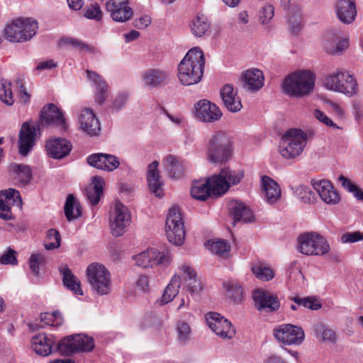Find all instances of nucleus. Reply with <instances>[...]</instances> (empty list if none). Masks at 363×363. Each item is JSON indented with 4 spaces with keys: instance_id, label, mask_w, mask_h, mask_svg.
Returning a JSON list of instances; mask_svg holds the SVG:
<instances>
[{
    "instance_id": "12",
    "label": "nucleus",
    "mask_w": 363,
    "mask_h": 363,
    "mask_svg": "<svg viewBox=\"0 0 363 363\" xmlns=\"http://www.w3.org/2000/svg\"><path fill=\"white\" fill-rule=\"evenodd\" d=\"M131 221L128 208L120 201H116L111 211L109 224L113 236L122 235Z\"/></svg>"
},
{
    "instance_id": "62",
    "label": "nucleus",
    "mask_w": 363,
    "mask_h": 363,
    "mask_svg": "<svg viewBox=\"0 0 363 363\" xmlns=\"http://www.w3.org/2000/svg\"><path fill=\"white\" fill-rule=\"evenodd\" d=\"M314 117L320 122L325 125L330 127L333 129H339V127L332 121L331 118L328 117L323 112L319 109H315L313 112Z\"/></svg>"
},
{
    "instance_id": "6",
    "label": "nucleus",
    "mask_w": 363,
    "mask_h": 363,
    "mask_svg": "<svg viewBox=\"0 0 363 363\" xmlns=\"http://www.w3.org/2000/svg\"><path fill=\"white\" fill-rule=\"evenodd\" d=\"M325 89L352 97L357 93L358 84L355 79L348 72L337 71L328 74L323 79Z\"/></svg>"
},
{
    "instance_id": "8",
    "label": "nucleus",
    "mask_w": 363,
    "mask_h": 363,
    "mask_svg": "<svg viewBox=\"0 0 363 363\" xmlns=\"http://www.w3.org/2000/svg\"><path fill=\"white\" fill-rule=\"evenodd\" d=\"M297 242L298 251L307 256H323L330 250L326 238L313 232L301 234Z\"/></svg>"
},
{
    "instance_id": "5",
    "label": "nucleus",
    "mask_w": 363,
    "mask_h": 363,
    "mask_svg": "<svg viewBox=\"0 0 363 363\" xmlns=\"http://www.w3.org/2000/svg\"><path fill=\"white\" fill-rule=\"evenodd\" d=\"M207 159L214 164L226 161L231 153V142L227 134L217 131L209 138L207 143Z\"/></svg>"
},
{
    "instance_id": "58",
    "label": "nucleus",
    "mask_w": 363,
    "mask_h": 363,
    "mask_svg": "<svg viewBox=\"0 0 363 363\" xmlns=\"http://www.w3.org/2000/svg\"><path fill=\"white\" fill-rule=\"evenodd\" d=\"M294 301L299 306H303L311 310H318L321 308L320 302L313 298L306 297L304 298H294Z\"/></svg>"
},
{
    "instance_id": "37",
    "label": "nucleus",
    "mask_w": 363,
    "mask_h": 363,
    "mask_svg": "<svg viewBox=\"0 0 363 363\" xmlns=\"http://www.w3.org/2000/svg\"><path fill=\"white\" fill-rule=\"evenodd\" d=\"M86 77L94 85L96 88V101L102 104L107 97L108 85L101 76L97 73L86 70Z\"/></svg>"
},
{
    "instance_id": "41",
    "label": "nucleus",
    "mask_w": 363,
    "mask_h": 363,
    "mask_svg": "<svg viewBox=\"0 0 363 363\" xmlns=\"http://www.w3.org/2000/svg\"><path fill=\"white\" fill-rule=\"evenodd\" d=\"M104 181L101 177H94L92 179V186L86 189V195L89 203L94 206L96 205L103 194V186Z\"/></svg>"
},
{
    "instance_id": "18",
    "label": "nucleus",
    "mask_w": 363,
    "mask_h": 363,
    "mask_svg": "<svg viewBox=\"0 0 363 363\" xmlns=\"http://www.w3.org/2000/svg\"><path fill=\"white\" fill-rule=\"evenodd\" d=\"M195 118L203 123H213L219 121L222 117L220 108L213 103L202 99L195 104Z\"/></svg>"
},
{
    "instance_id": "15",
    "label": "nucleus",
    "mask_w": 363,
    "mask_h": 363,
    "mask_svg": "<svg viewBox=\"0 0 363 363\" xmlns=\"http://www.w3.org/2000/svg\"><path fill=\"white\" fill-rule=\"evenodd\" d=\"M206 322L212 331L223 339H231L235 334L230 322L218 313H207Z\"/></svg>"
},
{
    "instance_id": "34",
    "label": "nucleus",
    "mask_w": 363,
    "mask_h": 363,
    "mask_svg": "<svg viewBox=\"0 0 363 363\" xmlns=\"http://www.w3.org/2000/svg\"><path fill=\"white\" fill-rule=\"evenodd\" d=\"M242 79L244 87L250 91L259 90L264 85V74L261 70L257 69L247 70L242 74Z\"/></svg>"
},
{
    "instance_id": "32",
    "label": "nucleus",
    "mask_w": 363,
    "mask_h": 363,
    "mask_svg": "<svg viewBox=\"0 0 363 363\" xmlns=\"http://www.w3.org/2000/svg\"><path fill=\"white\" fill-rule=\"evenodd\" d=\"M159 163L153 161L148 165L147 172V181L149 189L157 197L162 196V182L160 180V172L158 170Z\"/></svg>"
},
{
    "instance_id": "29",
    "label": "nucleus",
    "mask_w": 363,
    "mask_h": 363,
    "mask_svg": "<svg viewBox=\"0 0 363 363\" xmlns=\"http://www.w3.org/2000/svg\"><path fill=\"white\" fill-rule=\"evenodd\" d=\"M220 94L223 104L228 111L238 112L242 108L241 100L238 96L237 90L232 84L224 85L220 89Z\"/></svg>"
},
{
    "instance_id": "3",
    "label": "nucleus",
    "mask_w": 363,
    "mask_h": 363,
    "mask_svg": "<svg viewBox=\"0 0 363 363\" xmlns=\"http://www.w3.org/2000/svg\"><path fill=\"white\" fill-rule=\"evenodd\" d=\"M308 143V134L301 129L288 130L281 137L279 152L286 160H295L303 152Z\"/></svg>"
},
{
    "instance_id": "49",
    "label": "nucleus",
    "mask_w": 363,
    "mask_h": 363,
    "mask_svg": "<svg viewBox=\"0 0 363 363\" xmlns=\"http://www.w3.org/2000/svg\"><path fill=\"white\" fill-rule=\"evenodd\" d=\"M62 45H66L67 47L75 49L79 52H93L94 48L86 43L74 38H66L61 40Z\"/></svg>"
},
{
    "instance_id": "1",
    "label": "nucleus",
    "mask_w": 363,
    "mask_h": 363,
    "mask_svg": "<svg viewBox=\"0 0 363 363\" xmlns=\"http://www.w3.org/2000/svg\"><path fill=\"white\" fill-rule=\"evenodd\" d=\"M205 57L203 51L199 47L190 49L178 65L177 77L184 86L199 83L203 74Z\"/></svg>"
},
{
    "instance_id": "2",
    "label": "nucleus",
    "mask_w": 363,
    "mask_h": 363,
    "mask_svg": "<svg viewBox=\"0 0 363 363\" xmlns=\"http://www.w3.org/2000/svg\"><path fill=\"white\" fill-rule=\"evenodd\" d=\"M315 74L308 70H301L288 75L284 80L282 88L289 96L301 97L313 90Z\"/></svg>"
},
{
    "instance_id": "20",
    "label": "nucleus",
    "mask_w": 363,
    "mask_h": 363,
    "mask_svg": "<svg viewBox=\"0 0 363 363\" xmlns=\"http://www.w3.org/2000/svg\"><path fill=\"white\" fill-rule=\"evenodd\" d=\"M78 123L80 129L91 136L97 135L101 125L95 113L89 108H82L78 114Z\"/></svg>"
},
{
    "instance_id": "13",
    "label": "nucleus",
    "mask_w": 363,
    "mask_h": 363,
    "mask_svg": "<svg viewBox=\"0 0 363 363\" xmlns=\"http://www.w3.org/2000/svg\"><path fill=\"white\" fill-rule=\"evenodd\" d=\"M274 335L279 342L286 345H299L305 339L303 330L291 324L281 325L274 330Z\"/></svg>"
},
{
    "instance_id": "28",
    "label": "nucleus",
    "mask_w": 363,
    "mask_h": 363,
    "mask_svg": "<svg viewBox=\"0 0 363 363\" xmlns=\"http://www.w3.org/2000/svg\"><path fill=\"white\" fill-rule=\"evenodd\" d=\"M349 45L347 38H340V32L330 30L325 35V49L327 52L333 55L340 54Z\"/></svg>"
},
{
    "instance_id": "11",
    "label": "nucleus",
    "mask_w": 363,
    "mask_h": 363,
    "mask_svg": "<svg viewBox=\"0 0 363 363\" xmlns=\"http://www.w3.org/2000/svg\"><path fill=\"white\" fill-rule=\"evenodd\" d=\"M135 264L142 268H152L154 266H167L172 262V255L169 250L159 251L150 248L134 257Z\"/></svg>"
},
{
    "instance_id": "10",
    "label": "nucleus",
    "mask_w": 363,
    "mask_h": 363,
    "mask_svg": "<svg viewBox=\"0 0 363 363\" xmlns=\"http://www.w3.org/2000/svg\"><path fill=\"white\" fill-rule=\"evenodd\" d=\"M94 347V339L83 334L68 336L57 344V350L65 355H71L78 352H90Z\"/></svg>"
},
{
    "instance_id": "23",
    "label": "nucleus",
    "mask_w": 363,
    "mask_h": 363,
    "mask_svg": "<svg viewBox=\"0 0 363 363\" xmlns=\"http://www.w3.org/2000/svg\"><path fill=\"white\" fill-rule=\"evenodd\" d=\"M191 195L193 198L200 201H205L211 195L218 196L214 192V183L213 177L209 179L195 180L191 188Z\"/></svg>"
},
{
    "instance_id": "53",
    "label": "nucleus",
    "mask_w": 363,
    "mask_h": 363,
    "mask_svg": "<svg viewBox=\"0 0 363 363\" xmlns=\"http://www.w3.org/2000/svg\"><path fill=\"white\" fill-rule=\"evenodd\" d=\"M274 16V8L271 4L262 6L259 12V20L262 25L270 28L269 23Z\"/></svg>"
},
{
    "instance_id": "25",
    "label": "nucleus",
    "mask_w": 363,
    "mask_h": 363,
    "mask_svg": "<svg viewBox=\"0 0 363 363\" xmlns=\"http://www.w3.org/2000/svg\"><path fill=\"white\" fill-rule=\"evenodd\" d=\"M56 340L52 335L38 334L33 337L31 345L35 352L42 357H47L52 353V346Z\"/></svg>"
},
{
    "instance_id": "22",
    "label": "nucleus",
    "mask_w": 363,
    "mask_h": 363,
    "mask_svg": "<svg viewBox=\"0 0 363 363\" xmlns=\"http://www.w3.org/2000/svg\"><path fill=\"white\" fill-rule=\"evenodd\" d=\"M184 286L186 287L191 295L194 297L200 294L203 286L199 279H197L196 273L189 264H183L179 267Z\"/></svg>"
},
{
    "instance_id": "30",
    "label": "nucleus",
    "mask_w": 363,
    "mask_h": 363,
    "mask_svg": "<svg viewBox=\"0 0 363 363\" xmlns=\"http://www.w3.org/2000/svg\"><path fill=\"white\" fill-rule=\"evenodd\" d=\"M168 77V72L161 68H149L142 73L143 82L149 87H157L163 84Z\"/></svg>"
},
{
    "instance_id": "7",
    "label": "nucleus",
    "mask_w": 363,
    "mask_h": 363,
    "mask_svg": "<svg viewBox=\"0 0 363 363\" xmlns=\"http://www.w3.org/2000/svg\"><path fill=\"white\" fill-rule=\"evenodd\" d=\"M86 277L91 291L98 295L103 296L110 293L111 290V277L104 265L94 262L86 268Z\"/></svg>"
},
{
    "instance_id": "42",
    "label": "nucleus",
    "mask_w": 363,
    "mask_h": 363,
    "mask_svg": "<svg viewBox=\"0 0 363 363\" xmlns=\"http://www.w3.org/2000/svg\"><path fill=\"white\" fill-rule=\"evenodd\" d=\"M180 284V276L174 275L162 294L160 299V304L164 305L171 302L178 294Z\"/></svg>"
},
{
    "instance_id": "40",
    "label": "nucleus",
    "mask_w": 363,
    "mask_h": 363,
    "mask_svg": "<svg viewBox=\"0 0 363 363\" xmlns=\"http://www.w3.org/2000/svg\"><path fill=\"white\" fill-rule=\"evenodd\" d=\"M314 335L320 342L335 343L337 335L335 331L323 323H317L313 326Z\"/></svg>"
},
{
    "instance_id": "31",
    "label": "nucleus",
    "mask_w": 363,
    "mask_h": 363,
    "mask_svg": "<svg viewBox=\"0 0 363 363\" xmlns=\"http://www.w3.org/2000/svg\"><path fill=\"white\" fill-rule=\"evenodd\" d=\"M41 120L46 124H56L63 129L67 128V123L62 112L53 104H48L41 111Z\"/></svg>"
},
{
    "instance_id": "16",
    "label": "nucleus",
    "mask_w": 363,
    "mask_h": 363,
    "mask_svg": "<svg viewBox=\"0 0 363 363\" xmlns=\"http://www.w3.org/2000/svg\"><path fill=\"white\" fill-rule=\"evenodd\" d=\"M38 133H40L39 125L32 121H27L23 123L20 133L18 149L19 153L26 156L35 145Z\"/></svg>"
},
{
    "instance_id": "61",
    "label": "nucleus",
    "mask_w": 363,
    "mask_h": 363,
    "mask_svg": "<svg viewBox=\"0 0 363 363\" xmlns=\"http://www.w3.org/2000/svg\"><path fill=\"white\" fill-rule=\"evenodd\" d=\"M294 194L300 200L304 203L311 201V196L312 194V191L308 186L303 185L297 186L294 191Z\"/></svg>"
},
{
    "instance_id": "63",
    "label": "nucleus",
    "mask_w": 363,
    "mask_h": 363,
    "mask_svg": "<svg viewBox=\"0 0 363 363\" xmlns=\"http://www.w3.org/2000/svg\"><path fill=\"white\" fill-rule=\"evenodd\" d=\"M16 252L9 249L0 256V263L2 264H16Z\"/></svg>"
},
{
    "instance_id": "54",
    "label": "nucleus",
    "mask_w": 363,
    "mask_h": 363,
    "mask_svg": "<svg viewBox=\"0 0 363 363\" xmlns=\"http://www.w3.org/2000/svg\"><path fill=\"white\" fill-rule=\"evenodd\" d=\"M84 16L96 21H101L102 18V11L99 4L94 3L88 6L84 10Z\"/></svg>"
},
{
    "instance_id": "19",
    "label": "nucleus",
    "mask_w": 363,
    "mask_h": 363,
    "mask_svg": "<svg viewBox=\"0 0 363 363\" xmlns=\"http://www.w3.org/2000/svg\"><path fill=\"white\" fill-rule=\"evenodd\" d=\"M311 184L325 203L335 205L340 201L339 193L330 181L325 179L313 180Z\"/></svg>"
},
{
    "instance_id": "45",
    "label": "nucleus",
    "mask_w": 363,
    "mask_h": 363,
    "mask_svg": "<svg viewBox=\"0 0 363 363\" xmlns=\"http://www.w3.org/2000/svg\"><path fill=\"white\" fill-rule=\"evenodd\" d=\"M251 270L254 275L259 280L267 281L274 277L273 269L267 264L263 262H256L251 267Z\"/></svg>"
},
{
    "instance_id": "56",
    "label": "nucleus",
    "mask_w": 363,
    "mask_h": 363,
    "mask_svg": "<svg viewBox=\"0 0 363 363\" xmlns=\"http://www.w3.org/2000/svg\"><path fill=\"white\" fill-rule=\"evenodd\" d=\"M104 171L113 172L120 165L118 157L114 155L104 153Z\"/></svg>"
},
{
    "instance_id": "35",
    "label": "nucleus",
    "mask_w": 363,
    "mask_h": 363,
    "mask_svg": "<svg viewBox=\"0 0 363 363\" xmlns=\"http://www.w3.org/2000/svg\"><path fill=\"white\" fill-rule=\"evenodd\" d=\"M163 162L169 175L172 178L182 177L187 167V164L184 160L172 155L166 156Z\"/></svg>"
},
{
    "instance_id": "36",
    "label": "nucleus",
    "mask_w": 363,
    "mask_h": 363,
    "mask_svg": "<svg viewBox=\"0 0 363 363\" xmlns=\"http://www.w3.org/2000/svg\"><path fill=\"white\" fill-rule=\"evenodd\" d=\"M228 209L235 221L248 222L252 220L253 214L251 210L240 201H230L228 203Z\"/></svg>"
},
{
    "instance_id": "38",
    "label": "nucleus",
    "mask_w": 363,
    "mask_h": 363,
    "mask_svg": "<svg viewBox=\"0 0 363 363\" xmlns=\"http://www.w3.org/2000/svg\"><path fill=\"white\" fill-rule=\"evenodd\" d=\"M106 9L111 12V18L117 22H125L129 20L133 16L132 9L128 6V3L121 4L120 1L113 4L109 6V4H106Z\"/></svg>"
},
{
    "instance_id": "51",
    "label": "nucleus",
    "mask_w": 363,
    "mask_h": 363,
    "mask_svg": "<svg viewBox=\"0 0 363 363\" xmlns=\"http://www.w3.org/2000/svg\"><path fill=\"white\" fill-rule=\"evenodd\" d=\"M11 84L6 79H1L0 88V99L2 102L7 105L13 104V99L11 89Z\"/></svg>"
},
{
    "instance_id": "39",
    "label": "nucleus",
    "mask_w": 363,
    "mask_h": 363,
    "mask_svg": "<svg viewBox=\"0 0 363 363\" xmlns=\"http://www.w3.org/2000/svg\"><path fill=\"white\" fill-rule=\"evenodd\" d=\"M60 270L62 275L64 285L75 294L82 296L83 290L81 288L80 281L72 273L71 270L67 267H62Z\"/></svg>"
},
{
    "instance_id": "17",
    "label": "nucleus",
    "mask_w": 363,
    "mask_h": 363,
    "mask_svg": "<svg viewBox=\"0 0 363 363\" xmlns=\"http://www.w3.org/2000/svg\"><path fill=\"white\" fill-rule=\"evenodd\" d=\"M22 200L18 191L9 189L0 192V217L5 220L13 218L11 209L13 207L20 208Z\"/></svg>"
},
{
    "instance_id": "33",
    "label": "nucleus",
    "mask_w": 363,
    "mask_h": 363,
    "mask_svg": "<svg viewBox=\"0 0 363 363\" xmlns=\"http://www.w3.org/2000/svg\"><path fill=\"white\" fill-rule=\"evenodd\" d=\"M9 172L18 186H26L32 179V171L30 167L24 164H11L9 167Z\"/></svg>"
},
{
    "instance_id": "44",
    "label": "nucleus",
    "mask_w": 363,
    "mask_h": 363,
    "mask_svg": "<svg viewBox=\"0 0 363 363\" xmlns=\"http://www.w3.org/2000/svg\"><path fill=\"white\" fill-rule=\"evenodd\" d=\"M210 28V22L208 18L202 13H198L192 20L191 29L193 35L201 37Z\"/></svg>"
},
{
    "instance_id": "59",
    "label": "nucleus",
    "mask_w": 363,
    "mask_h": 363,
    "mask_svg": "<svg viewBox=\"0 0 363 363\" xmlns=\"http://www.w3.org/2000/svg\"><path fill=\"white\" fill-rule=\"evenodd\" d=\"M44 263V257L40 254H33L29 259L30 269L36 276L39 275L40 267Z\"/></svg>"
},
{
    "instance_id": "57",
    "label": "nucleus",
    "mask_w": 363,
    "mask_h": 363,
    "mask_svg": "<svg viewBox=\"0 0 363 363\" xmlns=\"http://www.w3.org/2000/svg\"><path fill=\"white\" fill-rule=\"evenodd\" d=\"M342 244L354 243L363 240V233L360 231L346 232L340 236Z\"/></svg>"
},
{
    "instance_id": "55",
    "label": "nucleus",
    "mask_w": 363,
    "mask_h": 363,
    "mask_svg": "<svg viewBox=\"0 0 363 363\" xmlns=\"http://www.w3.org/2000/svg\"><path fill=\"white\" fill-rule=\"evenodd\" d=\"M288 277L291 284L301 286L304 282V277L299 267H291L288 272Z\"/></svg>"
},
{
    "instance_id": "52",
    "label": "nucleus",
    "mask_w": 363,
    "mask_h": 363,
    "mask_svg": "<svg viewBox=\"0 0 363 363\" xmlns=\"http://www.w3.org/2000/svg\"><path fill=\"white\" fill-rule=\"evenodd\" d=\"M60 245V235L57 230L50 229L47 233L46 240L44 243L46 250H54Z\"/></svg>"
},
{
    "instance_id": "46",
    "label": "nucleus",
    "mask_w": 363,
    "mask_h": 363,
    "mask_svg": "<svg viewBox=\"0 0 363 363\" xmlns=\"http://www.w3.org/2000/svg\"><path fill=\"white\" fill-rule=\"evenodd\" d=\"M65 214L69 221L73 220L82 215L79 204L72 194L69 195L67 198L65 205Z\"/></svg>"
},
{
    "instance_id": "50",
    "label": "nucleus",
    "mask_w": 363,
    "mask_h": 363,
    "mask_svg": "<svg viewBox=\"0 0 363 363\" xmlns=\"http://www.w3.org/2000/svg\"><path fill=\"white\" fill-rule=\"evenodd\" d=\"M176 329L178 340L180 343L186 345L189 341L191 335V329L189 325L184 321H178Z\"/></svg>"
},
{
    "instance_id": "24",
    "label": "nucleus",
    "mask_w": 363,
    "mask_h": 363,
    "mask_svg": "<svg viewBox=\"0 0 363 363\" xmlns=\"http://www.w3.org/2000/svg\"><path fill=\"white\" fill-rule=\"evenodd\" d=\"M253 299L255 307L259 311H274L277 310L280 306L277 297L262 289H257L254 291Z\"/></svg>"
},
{
    "instance_id": "4",
    "label": "nucleus",
    "mask_w": 363,
    "mask_h": 363,
    "mask_svg": "<svg viewBox=\"0 0 363 363\" xmlns=\"http://www.w3.org/2000/svg\"><path fill=\"white\" fill-rule=\"evenodd\" d=\"M38 30V23L31 18H18L8 24L4 29L5 38L12 43L30 40Z\"/></svg>"
},
{
    "instance_id": "14",
    "label": "nucleus",
    "mask_w": 363,
    "mask_h": 363,
    "mask_svg": "<svg viewBox=\"0 0 363 363\" xmlns=\"http://www.w3.org/2000/svg\"><path fill=\"white\" fill-rule=\"evenodd\" d=\"M243 172L231 170L228 168L222 169L218 174L213 176L214 192L221 196L225 194L231 185H236L243 178Z\"/></svg>"
},
{
    "instance_id": "21",
    "label": "nucleus",
    "mask_w": 363,
    "mask_h": 363,
    "mask_svg": "<svg viewBox=\"0 0 363 363\" xmlns=\"http://www.w3.org/2000/svg\"><path fill=\"white\" fill-rule=\"evenodd\" d=\"M334 11L337 19L344 24H351L357 16L355 0H336Z\"/></svg>"
},
{
    "instance_id": "47",
    "label": "nucleus",
    "mask_w": 363,
    "mask_h": 363,
    "mask_svg": "<svg viewBox=\"0 0 363 363\" xmlns=\"http://www.w3.org/2000/svg\"><path fill=\"white\" fill-rule=\"evenodd\" d=\"M40 321L41 323L38 327L43 328L46 325L58 328L63 323V318L61 314L57 311L52 313H43L40 315Z\"/></svg>"
},
{
    "instance_id": "26",
    "label": "nucleus",
    "mask_w": 363,
    "mask_h": 363,
    "mask_svg": "<svg viewBox=\"0 0 363 363\" xmlns=\"http://www.w3.org/2000/svg\"><path fill=\"white\" fill-rule=\"evenodd\" d=\"M262 196L269 204L277 203L281 198V188L277 182L268 176L261 179Z\"/></svg>"
},
{
    "instance_id": "64",
    "label": "nucleus",
    "mask_w": 363,
    "mask_h": 363,
    "mask_svg": "<svg viewBox=\"0 0 363 363\" xmlns=\"http://www.w3.org/2000/svg\"><path fill=\"white\" fill-rule=\"evenodd\" d=\"M128 98V95L127 93L123 92L118 94L113 102V108L117 111L121 110L125 106Z\"/></svg>"
},
{
    "instance_id": "60",
    "label": "nucleus",
    "mask_w": 363,
    "mask_h": 363,
    "mask_svg": "<svg viewBox=\"0 0 363 363\" xmlns=\"http://www.w3.org/2000/svg\"><path fill=\"white\" fill-rule=\"evenodd\" d=\"M104 153H94L87 157L86 162L93 167L104 170Z\"/></svg>"
},
{
    "instance_id": "27",
    "label": "nucleus",
    "mask_w": 363,
    "mask_h": 363,
    "mask_svg": "<svg viewBox=\"0 0 363 363\" xmlns=\"http://www.w3.org/2000/svg\"><path fill=\"white\" fill-rule=\"evenodd\" d=\"M45 148L50 157L55 159H62L69 154L72 145L66 139L58 138L48 140Z\"/></svg>"
},
{
    "instance_id": "48",
    "label": "nucleus",
    "mask_w": 363,
    "mask_h": 363,
    "mask_svg": "<svg viewBox=\"0 0 363 363\" xmlns=\"http://www.w3.org/2000/svg\"><path fill=\"white\" fill-rule=\"evenodd\" d=\"M225 289L226 296L234 302L241 301L242 297V290L240 285L233 281H226L223 284Z\"/></svg>"
},
{
    "instance_id": "43",
    "label": "nucleus",
    "mask_w": 363,
    "mask_h": 363,
    "mask_svg": "<svg viewBox=\"0 0 363 363\" xmlns=\"http://www.w3.org/2000/svg\"><path fill=\"white\" fill-rule=\"evenodd\" d=\"M206 247L211 252L221 258H227L230 251V243L225 240L217 239L215 240H208L206 243Z\"/></svg>"
},
{
    "instance_id": "9",
    "label": "nucleus",
    "mask_w": 363,
    "mask_h": 363,
    "mask_svg": "<svg viewBox=\"0 0 363 363\" xmlns=\"http://www.w3.org/2000/svg\"><path fill=\"white\" fill-rule=\"evenodd\" d=\"M165 231L169 242L177 246L183 245L186 232L182 215L177 207L169 209L166 219Z\"/></svg>"
}]
</instances>
